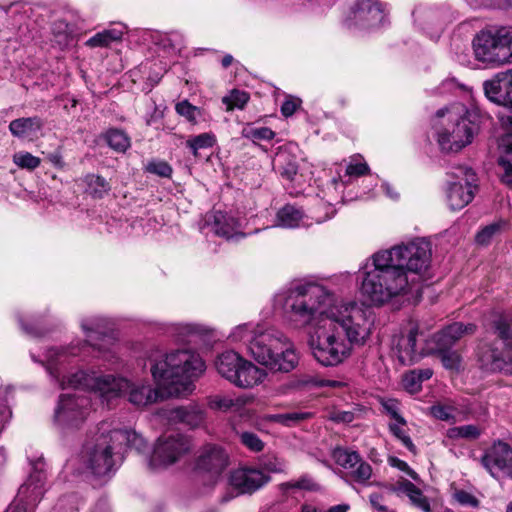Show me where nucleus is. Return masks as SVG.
Returning a JSON list of instances; mask_svg holds the SVG:
<instances>
[{"label":"nucleus","instance_id":"1","mask_svg":"<svg viewBox=\"0 0 512 512\" xmlns=\"http://www.w3.org/2000/svg\"><path fill=\"white\" fill-rule=\"evenodd\" d=\"M284 308L297 325L311 328V353L326 367L343 363L355 346H363L374 325L373 313L364 304L341 299L312 283L291 288Z\"/></svg>","mask_w":512,"mask_h":512},{"label":"nucleus","instance_id":"2","mask_svg":"<svg viewBox=\"0 0 512 512\" xmlns=\"http://www.w3.org/2000/svg\"><path fill=\"white\" fill-rule=\"evenodd\" d=\"M431 256L430 243L421 238L373 254L361 284L363 295L381 305L408 293L429 277Z\"/></svg>","mask_w":512,"mask_h":512},{"label":"nucleus","instance_id":"3","mask_svg":"<svg viewBox=\"0 0 512 512\" xmlns=\"http://www.w3.org/2000/svg\"><path fill=\"white\" fill-rule=\"evenodd\" d=\"M150 373L158 389L146 383H131L124 392L137 407L156 403L163 397L187 396L195 388L194 382L205 372L203 359L196 352L180 349L164 353L155 350L147 358Z\"/></svg>","mask_w":512,"mask_h":512},{"label":"nucleus","instance_id":"4","mask_svg":"<svg viewBox=\"0 0 512 512\" xmlns=\"http://www.w3.org/2000/svg\"><path fill=\"white\" fill-rule=\"evenodd\" d=\"M145 445L144 438L135 431L110 429L107 423H102L85 445V462L94 475L106 476L122 461L126 448L140 451Z\"/></svg>","mask_w":512,"mask_h":512},{"label":"nucleus","instance_id":"5","mask_svg":"<svg viewBox=\"0 0 512 512\" xmlns=\"http://www.w3.org/2000/svg\"><path fill=\"white\" fill-rule=\"evenodd\" d=\"M68 355H77L74 348L49 349L46 354V367L48 372L55 378L62 389L65 388H85L99 392L102 396L115 397L124 392L129 386V381L125 378L114 375L98 374L95 371L79 370L71 374L67 379H59L60 372L57 364H64Z\"/></svg>","mask_w":512,"mask_h":512},{"label":"nucleus","instance_id":"6","mask_svg":"<svg viewBox=\"0 0 512 512\" xmlns=\"http://www.w3.org/2000/svg\"><path fill=\"white\" fill-rule=\"evenodd\" d=\"M479 367L488 372L502 371L512 363V331L503 315H498L491 329L476 348Z\"/></svg>","mask_w":512,"mask_h":512},{"label":"nucleus","instance_id":"7","mask_svg":"<svg viewBox=\"0 0 512 512\" xmlns=\"http://www.w3.org/2000/svg\"><path fill=\"white\" fill-rule=\"evenodd\" d=\"M438 118H446L437 132V142L444 152H459L469 145L479 130L475 115L461 104L437 111Z\"/></svg>","mask_w":512,"mask_h":512},{"label":"nucleus","instance_id":"8","mask_svg":"<svg viewBox=\"0 0 512 512\" xmlns=\"http://www.w3.org/2000/svg\"><path fill=\"white\" fill-rule=\"evenodd\" d=\"M475 58L486 64H512V26L482 30L472 41Z\"/></svg>","mask_w":512,"mask_h":512},{"label":"nucleus","instance_id":"9","mask_svg":"<svg viewBox=\"0 0 512 512\" xmlns=\"http://www.w3.org/2000/svg\"><path fill=\"white\" fill-rule=\"evenodd\" d=\"M215 368L230 383L245 389L261 384L267 376L264 369L232 350L217 356Z\"/></svg>","mask_w":512,"mask_h":512},{"label":"nucleus","instance_id":"10","mask_svg":"<svg viewBox=\"0 0 512 512\" xmlns=\"http://www.w3.org/2000/svg\"><path fill=\"white\" fill-rule=\"evenodd\" d=\"M90 400L85 396L63 394L54 413V423L62 429L78 428L87 418Z\"/></svg>","mask_w":512,"mask_h":512},{"label":"nucleus","instance_id":"11","mask_svg":"<svg viewBox=\"0 0 512 512\" xmlns=\"http://www.w3.org/2000/svg\"><path fill=\"white\" fill-rule=\"evenodd\" d=\"M451 180L447 189V200L452 210H460L474 198L476 174L467 167L457 166L448 173Z\"/></svg>","mask_w":512,"mask_h":512},{"label":"nucleus","instance_id":"12","mask_svg":"<svg viewBox=\"0 0 512 512\" xmlns=\"http://www.w3.org/2000/svg\"><path fill=\"white\" fill-rule=\"evenodd\" d=\"M190 447V441L183 435L161 436L154 447L149 465L153 469H158L174 464L190 450Z\"/></svg>","mask_w":512,"mask_h":512},{"label":"nucleus","instance_id":"13","mask_svg":"<svg viewBox=\"0 0 512 512\" xmlns=\"http://www.w3.org/2000/svg\"><path fill=\"white\" fill-rule=\"evenodd\" d=\"M423 340V333L414 323L395 338L394 352L402 365H413L422 359L426 353L419 343Z\"/></svg>","mask_w":512,"mask_h":512},{"label":"nucleus","instance_id":"14","mask_svg":"<svg viewBox=\"0 0 512 512\" xmlns=\"http://www.w3.org/2000/svg\"><path fill=\"white\" fill-rule=\"evenodd\" d=\"M228 465V455L216 445L203 447L196 462V471L207 477L211 484H215Z\"/></svg>","mask_w":512,"mask_h":512},{"label":"nucleus","instance_id":"15","mask_svg":"<svg viewBox=\"0 0 512 512\" xmlns=\"http://www.w3.org/2000/svg\"><path fill=\"white\" fill-rule=\"evenodd\" d=\"M283 336L282 332L274 329H261L250 340L247 354L266 368Z\"/></svg>","mask_w":512,"mask_h":512},{"label":"nucleus","instance_id":"16","mask_svg":"<svg viewBox=\"0 0 512 512\" xmlns=\"http://www.w3.org/2000/svg\"><path fill=\"white\" fill-rule=\"evenodd\" d=\"M271 477L263 470L253 467H241L229 475L230 486L238 494H252L269 483Z\"/></svg>","mask_w":512,"mask_h":512},{"label":"nucleus","instance_id":"17","mask_svg":"<svg viewBox=\"0 0 512 512\" xmlns=\"http://www.w3.org/2000/svg\"><path fill=\"white\" fill-rule=\"evenodd\" d=\"M481 462L493 477L512 474V448L505 442H495L482 456Z\"/></svg>","mask_w":512,"mask_h":512},{"label":"nucleus","instance_id":"18","mask_svg":"<svg viewBox=\"0 0 512 512\" xmlns=\"http://www.w3.org/2000/svg\"><path fill=\"white\" fill-rule=\"evenodd\" d=\"M299 360L294 343L284 335L266 368L271 372L289 373L298 366Z\"/></svg>","mask_w":512,"mask_h":512},{"label":"nucleus","instance_id":"19","mask_svg":"<svg viewBox=\"0 0 512 512\" xmlns=\"http://www.w3.org/2000/svg\"><path fill=\"white\" fill-rule=\"evenodd\" d=\"M43 463L38 462L28 479L20 486L16 499L33 508L41 500L45 492L46 475L42 468Z\"/></svg>","mask_w":512,"mask_h":512},{"label":"nucleus","instance_id":"20","mask_svg":"<svg viewBox=\"0 0 512 512\" xmlns=\"http://www.w3.org/2000/svg\"><path fill=\"white\" fill-rule=\"evenodd\" d=\"M332 457L339 466L348 470L357 482L364 483L372 475L371 466L362 461L360 455L355 451L338 447L333 450Z\"/></svg>","mask_w":512,"mask_h":512},{"label":"nucleus","instance_id":"21","mask_svg":"<svg viewBox=\"0 0 512 512\" xmlns=\"http://www.w3.org/2000/svg\"><path fill=\"white\" fill-rule=\"evenodd\" d=\"M485 95L493 102L512 107V69L497 73L483 83Z\"/></svg>","mask_w":512,"mask_h":512},{"label":"nucleus","instance_id":"22","mask_svg":"<svg viewBox=\"0 0 512 512\" xmlns=\"http://www.w3.org/2000/svg\"><path fill=\"white\" fill-rule=\"evenodd\" d=\"M82 329L86 334L87 341L94 349L99 352H109L114 345L115 338L111 334H106L105 321L100 318L84 319L81 323Z\"/></svg>","mask_w":512,"mask_h":512},{"label":"nucleus","instance_id":"23","mask_svg":"<svg viewBox=\"0 0 512 512\" xmlns=\"http://www.w3.org/2000/svg\"><path fill=\"white\" fill-rule=\"evenodd\" d=\"M348 20L363 27H370L383 20L381 2H356L351 7Z\"/></svg>","mask_w":512,"mask_h":512},{"label":"nucleus","instance_id":"24","mask_svg":"<svg viewBox=\"0 0 512 512\" xmlns=\"http://www.w3.org/2000/svg\"><path fill=\"white\" fill-rule=\"evenodd\" d=\"M476 331V325L472 323L455 322L433 335L435 348H451L463 336L472 335Z\"/></svg>","mask_w":512,"mask_h":512},{"label":"nucleus","instance_id":"25","mask_svg":"<svg viewBox=\"0 0 512 512\" xmlns=\"http://www.w3.org/2000/svg\"><path fill=\"white\" fill-rule=\"evenodd\" d=\"M127 31L128 28L124 23H113L109 28L90 37L85 42V46L89 48H109L113 43L121 42Z\"/></svg>","mask_w":512,"mask_h":512},{"label":"nucleus","instance_id":"26","mask_svg":"<svg viewBox=\"0 0 512 512\" xmlns=\"http://www.w3.org/2000/svg\"><path fill=\"white\" fill-rule=\"evenodd\" d=\"M305 386H319V387H330L334 389H341L347 386V383L341 380L331 379H317L312 376H305L301 379H293L278 388L280 394H288L292 390H296L300 387Z\"/></svg>","mask_w":512,"mask_h":512},{"label":"nucleus","instance_id":"27","mask_svg":"<svg viewBox=\"0 0 512 512\" xmlns=\"http://www.w3.org/2000/svg\"><path fill=\"white\" fill-rule=\"evenodd\" d=\"M44 126L43 120L38 116L21 117L9 124L10 133L16 138H27L36 135Z\"/></svg>","mask_w":512,"mask_h":512},{"label":"nucleus","instance_id":"28","mask_svg":"<svg viewBox=\"0 0 512 512\" xmlns=\"http://www.w3.org/2000/svg\"><path fill=\"white\" fill-rule=\"evenodd\" d=\"M213 219L212 230L216 235L226 239L243 237V234L238 232L239 222L235 218L218 211L213 214Z\"/></svg>","mask_w":512,"mask_h":512},{"label":"nucleus","instance_id":"29","mask_svg":"<svg viewBox=\"0 0 512 512\" xmlns=\"http://www.w3.org/2000/svg\"><path fill=\"white\" fill-rule=\"evenodd\" d=\"M54 41L61 47L66 48L79 36V29L64 20H57L52 25Z\"/></svg>","mask_w":512,"mask_h":512},{"label":"nucleus","instance_id":"30","mask_svg":"<svg viewBox=\"0 0 512 512\" xmlns=\"http://www.w3.org/2000/svg\"><path fill=\"white\" fill-rule=\"evenodd\" d=\"M395 492H401L407 495L410 499L411 503L415 505L417 508L421 509L424 512H430V503L427 497L422 493V491L414 485L412 482L408 480H403L398 483L396 487L393 488Z\"/></svg>","mask_w":512,"mask_h":512},{"label":"nucleus","instance_id":"31","mask_svg":"<svg viewBox=\"0 0 512 512\" xmlns=\"http://www.w3.org/2000/svg\"><path fill=\"white\" fill-rule=\"evenodd\" d=\"M278 489L282 495L292 496L299 491H317L319 489V485L311 476L305 474L298 479H292L279 484Z\"/></svg>","mask_w":512,"mask_h":512},{"label":"nucleus","instance_id":"32","mask_svg":"<svg viewBox=\"0 0 512 512\" xmlns=\"http://www.w3.org/2000/svg\"><path fill=\"white\" fill-rule=\"evenodd\" d=\"M304 214L302 210L286 205L276 215V226L283 228H296L303 223Z\"/></svg>","mask_w":512,"mask_h":512},{"label":"nucleus","instance_id":"33","mask_svg":"<svg viewBox=\"0 0 512 512\" xmlns=\"http://www.w3.org/2000/svg\"><path fill=\"white\" fill-rule=\"evenodd\" d=\"M432 352L438 355L445 369L455 373L463 369V358L458 351L451 348H435Z\"/></svg>","mask_w":512,"mask_h":512},{"label":"nucleus","instance_id":"34","mask_svg":"<svg viewBox=\"0 0 512 512\" xmlns=\"http://www.w3.org/2000/svg\"><path fill=\"white\" fill-rule=\"evenodd\" d=\"M172 413L174 419H178L190 427H198L204 420L202 411L195 408L178 407Z\"/></svg>","mask_w":512,"mask_h":512},{"label":"nucleus","instance_id":"35","mask_svg":"<svg viewBox=\"0 0 512 512\" xmlns=\"http://www.w3.org/2000/svg\"><path fill=\"white\" fill-rule=\"evenodd\" d=\"M216 144V137L211 132L191 136L186 140V147L190 149L194 157H198L199 150L208 149Z\"/></svg>","mask_w":512,"mask_h":512},{"label":"nucleus","instance_id":"36","mask_svg":"<svg viewBox=\"0 0 512 512\" xmlns=\"http://www.w3.org/2000/svg\"><path fill=\"white\" fill-rule=\"evenodd\" d=\"M276 162L279 165L281 176L287 180H293L298 172L295 158L290 157L286 151H280L276 155Z\"/></svg>","mask_w":512,"mask_h":512},{"label":"nucleus","instance_id":"37","mask_svg":"<svg viewBox=\"0 0 512 512\" xmlns=\"http://www.w3.org/2000/svg\"><path fill=\"white\" fill-rule=\"evenodd\" d=\"M260 327H255L251 323H244L236 326L229 335V338L233 342H243L248 352V344L250 340L261 330Z\"/></svg>","mask_w":512,"mask_h":512},{"label":"nucleus","instance_id":"38","mask_svg":"<svg viewBox=\"0 0 512 512\" xmlns=\"http://www.w3.org/2000/svg\"><path fill=\"white\" fill-rule=\"evenodd\" d=\"M481 428L477 425L469 424L452 427L447 430V436L450 439H468L475 440L481 435Z\"/></svg>","mask_w":512,"mask_h":512},{"label":"nucleus","instance_id":"39","mask_svg":"<svg viewBox=\"0 0 512 512\" xmlns=\"http://www.w3.org/2000/svg\"><path fill=\"white\" fill-rule=\"evenodd\" d=\"M86 184L88 192L95 198H102L110 190L109 183L101 176L88 175L86 176Z\"/></svg>","mask_w":512,"mask_h":512},{"label":"nucleus","instance_id":"40","mask_svg":"<svg viewBox=\"0 0 512 512\" xmlns=\"http://www.w3.org/2000/svg\"><path fill=\"white\" fill-rule=\"evenodd\" d=\"M406 424H400L397 421L390 422L388 427L389 431L392 433L394 437H396L411 453L416 454L417 449L412 439L407 433Z\"/></svg>","mask_w":512,"mask_h":512},{"label":"nucleus","instance_id":"41","mask_svg":"<svg viewBox=\"0 0 512 512\" xmlns=\"http://www.w3.org/2000/svg\"><path fill=\"white\" fill-rule=\"evenodd\" d=\"M106 141L108 145L118 152L126 151L130 146L128 136L121 130L113 129L107 132Z\"/></svg>","mask_w":512,"mask_h":512},{"label":"nucleus","instance_id":"42","mask_svg":"<svg viewBox=\"0 0 512 512\" xmlns=\"http://www.w3.org/2000/svg\"><path fill=\"white\" fill-rule=\"evenodd\" d=\"M242 136L253 141L271 140L274 138L275 133L268 127H254L252 125H247L242 130Z\"/></svg>","mask_w":512,"mask_h":512},{"label":"nucleus","instance_id":"43","mask_svg":"<svg viewBox=\"0 0 512 512\" xmlns=\"http://www.w3.org/2000/svg\"><path fill=\"white\" fill-rule=\"evenodd\" d=\"M13 162L22 169L34 170L40 165L41 160L29 152L21 151L13 155Z\"/></svg>","mask_w":512,"mask_h":512},{"label":"nucleus","instance_id":"44","mask_svg":"<svg viewBox=\"0 0 512 512\" xmlns=\"http://www.w3.org/2000/svg\"><path fill=\"white\" fill-rule=\"evenodd\" d=\"M176 112L185 117L189 122L196 123L200 110L198 107L192 105L187 100L181 101L175 106Z\"/></svg>","mask_w":512,"mask_h":512},{"label":"nucleus","instance_id":"45","mask_svg":"<svg viewBox=\"0 0 512 512\" xmlns=\"http://www.w3.org/2000/svg\"><path fill=\"white\" fill-rule=\"evenodd\" d=\"M249 100L248 93L244 91L233 90L231 94L224 98V102L227 104L228 109L239 108L242 109Z\"/></svg>","mask_w":512,"mask_h":512},{"label":"nucleus","instance_id":"46","mask_svg":"<svg viewBox=\"0 0 512 512\" xmlns=\"http://www.w3.org/2000/svg\"><path fill=\"white\" fill-rule=\"evenodd\" d=\"M505 155L499 158V165L503 168L502 181L512 187V156L508 154L507 146H503Z\"/></svg>","mask_w":512,"mask_h":512},{"label":"nucleus","instance_id":"47","mask_svg":"<svg viewBox=\"0 0 512 512\" xmlns=\"http://www.w3.org/2000/svg\"><path fill=\"white\" fill-rule=\"evenodd\" d=\"M263 467L270 473H285L287 470V463L283 458L269 456L264 460Z\"/></svg>","mask_w":512,"mask_h":512},{"label":"nucleus","instance_id":"48","mask_svg":"<svg viewBox=\"0 0 512 512\" xmlns=\"http://www.w3.org/2000/svg\"><path fill=\"white\" fill-rule=\"evenodd\" d=\"M384 412L393 420L400 424H406V420L399 413V403L394 399H388L382 402Z\"/></svg>","mask_w":512,"mask_h":512},{"label":"nucleus","instance_id":"49","mask_svg":"<svg viewBox=\"0 0 512 512\" xmlns=\"http://www.w3.org/2000/svg\"><path fill=\"white\" fill-rule=\"evenodd\" d=\"M182 41V35L178 32H171L159 35L156 40V44L160 45L164 49H175Z\"/></svg>","mask_w":512,"mask_h":512},{"label":"nucleus","instance_id":"50","mask_svg":"<svg viewBox=\"0 0 512 512\" xmlns=\"http://www.w3.org/2000/svg\"><path fill=\"white\" fill-rule=\"evenodd\" d=\"M500 228L501 226L499 223H493L491 225L484 227L476 235V242L481 245H487L488 243H490L492 238L499 233Z\"/></svg>","mask_w":512,"mask_h":512},{"label":"nucleus","instance_id":"51","mask_svg":"<svg viewBox=\"0 0 512 512\" xmlns=\"http://www.w3.org/2000/svg\"><path fill=\"white\" fill-rule=\"evenodd\" d=\"M242 443L254 452H259L263 449L264 444L261 439L254 433L244 432L241 434Z\"/></svg>","mask_w":512,"mask_h":512},{"label":"nucleus","instance_id":"52","mask_svg":"<svg viewBox=\"0 0 512 512\" xmlns=\"http://www.w3.org/2000/svg\"><path fill=\"white\" fill-rule=\"evenodd\" d=\"M453 498L462 506L478 507L479 505V500L465 490H456Z\"/></svg>","mask_w":512,"mask_h":512},{"label":"nucleus","instance_id":"53","mask_svg":"<svg viewBox=\"0 0 512 512\" xmlns=\"http://www.w3.org/2000/svg\"><path fill=\"white\" fill-rule=\"evenodd\" d=\"M432 416L439 420L449 421L454 419V409L444 405H434L430 408Z\"/></svg>","mask_w":512,"mask_h":512},{"label":"nucleus","instance_id":"54","mask_svg":"<svg viewBox=\"0 0 512 512\" xmlns=\"http://www.w3.org/2000/svg\"><path fill=\"white\" fill-rule=\"evenodd\" d=\"M210 405L213 408L227 411L235 407L237 405V401L228 396H215L214 398L211 399Z\"/></svg>","mask_w":512,"mask_h":512},{"label":"nucleus","instance_id":"55","mask_svg":"<svg viewBox=\"0 0 512 512\" xmlns=\"http://www.w3.org/2000/svg\"><path fill=\"white\" fill-rule=\"evenodd\" d=\"M150 173L159 175L161 177H169L172 173V168L164 161L151 162L147 166Z\"/></svg>","mask_w":512,"mask_h":512},{"label":"nucleus","instance_id":"56","mask_svg":"<svg viewBox=\"0 0 512 512\" xmlns=\"http://www.w3.org/2000/svg\"><path fill=\"white\" fill-rule=\"evenodd\" d=\"M183 340L190 337L199 336L205 334L207 329L197 324H185L180 327Z\"/></svg>","mask_w":512,"mask_h":512},{"label":"nucleus","instance_id":"57","mask_svg":"<svg viewBox=\"0 0 512 512\" xmlns=\"http://www.w3.org/2000/svg\"><path fill=\"white\" fill-rule=\"evenodd\" d=\"M417 374L409 371L403 376V385L411 393L418 392L421 389V382L417 379Z\"/></svg>","mask_w":512,"mask_h":512},{"label":"nucleus","instance_id":"58","mask_svg":"<svg viewBox=\"0 0 512 512\" xmlns=\"http://www.w3.org/2000/svg\"><path fill=\"white\" fill-rule=\"evenodd\" d=\"M370 171L366 162L349 163L346 167V174L349 176H363Z\"/></svg>","mask_w":512,"mask_h":512},{"label":"nucleus","instance_id":"59","mask_svg":"<svg viewBox=\"0 0 512 512\" xmlns=\"http://www.w3.org/2000/svg\"><path fill=\"white\" fill-rule=\"evenodd\" d=\"M312 416L309 412H290L285 413V425L284 426H292L294 424L300 423Z\"/></svg>","mask_w":512,"mask_h":512},{"label":"nucleus","instance_id":"60","mask_svg":"<svg viewBox=\"0 0 512 512\" xmlns=\"http://www.w3.org/2000/svg\"><path fill=\"white\" fill-rule=\"evenodd\" d=\"M300 105V100L297 98H287L281 106V112L285 117L293 115Z\"/></svg>","mask_w":512,"mask_h":512},{"label":"nucleus","instance_id":"61","mask_svg":"<svg viewBox=\"0 0 512 512\" xmlns=\"http://www.w3.org/2000/svg\"><path fill=\"white\" fill-rule=\"evenodd\" d=\"M390 462L393 466L399 468L402 471H405L413 479H416V473L408 466V464L405 461H402L398 458H392Z\"/></svg>","mask_w":512,"mask_h":512},{"label":"nucleus","instance_id":"62","mask_svg":"<svg viewBox=\"0 0 512 512\" xmlns=\"http://www.w3.org/2000/svg\"><path fill=\"white\" fill-rule=\"evenodd\" d=\"M5 512H33V508L18 501L16 498L12 504L6 509Z\"/></svg>","mask_w":512,"mask_h":512},{"label":"nucleus","instance_id":"63","mask_svg":"<svg viewBox=\"0 0 512 512\" xmlns=\"http://www.w3.org/2000/svg\"><path fill=\"white\" fill-rule=\"evenodd\" d=\"M333 420L338 422L350 423L354 420V414L349 411L337 412L334 414Z\"/></svg>","mask_w":512,"mask_h":512},{"label":"nucleus","instance_id":"64","mask_svg":"<svg viewBox=\"0 0 512 512\" xmlns=\"http://www.w3.org/2000/svg\"><path fill=\"white\" fill-rule=\"evenodd\" d=\"M411 371L417 374L416 377L421 383L425 380L430 379L433 375V370L431 368H424Z\"/></svg>","mask_w":512,"mask_h":512}]
</instances>
